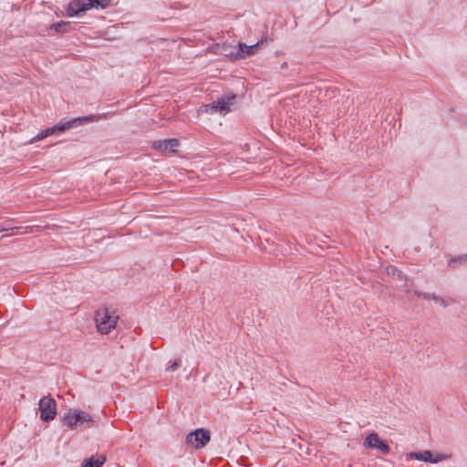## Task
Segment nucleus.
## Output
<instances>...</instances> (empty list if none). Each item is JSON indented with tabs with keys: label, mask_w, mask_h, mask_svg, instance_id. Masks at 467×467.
<instances>
[{
	"label": "nucleus",
	"mask_w": 467,
	"mask_h": 467,
	"mask_svg": "<svg viewBox=\"0 0 467 467\" xmlns=\"http://www.w3.org/2000/svg\"><path fill=\"white\" fill-rule=\"evenodd\" d=\"M99 119H100L99 116L93 115V114L88 115V116H84V117H78V118L69 119L66 122L58 123L57 125H54L53 127L47 128L44 130H41L30 140V142L39 141V140H41L50 135H53L55 133L63 132L65 130L81 126L88 122L98 121Z\"/></svg>",
	"instance_id": "nucleus-1"
},
{
	"label": "nucleus",
	"mask_w": 467,
	"mask_h": 467,
	"mask_svg": "<svg viewBox=\"0 0 467 467\" xmlns=\"http://www.w3.org/2000/svg\"><path fill=\"white\" fill-rule=\"evenodd\" d=\"M99 119H100L99 116L93 115V114L88 115V116H84V117H78V118L69 119L66 122L58 123L57 125H54L53 127L47 128L44 130H41L30 140V142L39 141V140H41L50 135H53L55 133L63 132L65 130L81 126L88 122L98 121Z\"/></svg>",
	"instance_id": "nucleus-2"
},
{
	"label": "nucleus",
	"mask_w": 467,
	"mask_h": 467,
	"mask_svg": "<svg viewBox=\"0 0 467 467\" xmlns=\"http://www.w3.org/2000/svg\"><path fill=\"white\" fill-rule=\"evenodd\" d=\"M119 316L111 307L101 306L95 314V322L99 332L101 334H109L116 327Z\"/></svg>",
	"instance_id": "nucleus-3"
},
{
	"label": "nucleus",
	"mask_w": 467,
	"mask_h": 467,
	"mask_svg": "<svg viewBox=\"0 0 467 467\" xmlns=\"http://www.w3.org/2000/svg\"><path fill=\"white\" fill-rule=\"evenodd\" d=\"M63 424L69 429L74 430L79 427H96L98 426V421L84 410H69L63 417Z\"/></svg>",
	"instance_id": "nucleus-4"
},
{
	"label": "nucleus",
	"mask_w": 467,
	"mask_h": 467,
	"mask_svg": "<svg viewBox=\"0 0 467 467\" xmlns=\"http://www.w3.org/2000/svg\"><path fill=\"white\" fill-rule=\"evenodd\" d=\"M110 0H72L67 9V16L69 17L79 16L91 8H106L109 5Z\"/></svg>",
	"instance_id": "nucleus-5"
},
{
	"label": "nucleus",
	"mask_w": 467,
	"mask_h": 467,
	"mask_svg": "<svg viewBox=\"0 0 467 467\" xmlns=\"http://www.w3.org/2000/svg\"><path fill=\"white\" fill-rule=\"evenodd\" d=\"M40 419L43 421L48 422L55 419L57 415V402L49 396H45L40 399L39 403Z\"/></svg>",
	"instance_id": "nucleus-6"
},
{
	"label": "nucleus",
	"mask_w": 467,
	"mask_h": 467,
	"mask_svg": "<svg viewBox=\"0 0 467 467\" xmlns=\"http://www.w3.org/2000/svg\"><path fill=\"white\" fill-rule=\"evenodd\" d=\"M211 440L210 431L206 429H198L186 436V441L196 449L204 447Z\"/></svg>",
	"instance_id": "nucleus-7"
},
{
	"label": "nucleus",
	"mask_w": 467,
	"mask_h": 467,
	"mask_svg": "<svg viewBox=\"0 0 467 467\" xmlns=\"http://www.w3.org/2000/svg\"><path fill=\"white\" fill-rule=\"evenodd\" d=\"M363 445L367 449L378 450L384 455L389 454L390 451V447L387 444V442L381 440L379 436L375 432L369 433L366 437Z\"/></svg>",
	"instance_id": "nucleus-8"
},
{
	"label": "nucleus",
	"mask_w": 467,
	"mask_h": 467,
	"mask_svg": "<svg viewBox=\"0 0 467 467\" xmlns=\"http://www.w3.org/2000/svg\"><path fill=\"white\" fill-rule=\"evenodd\" d=\"M235 99V96H232L228 99H220L216 101L209 105H204L206 112H220L222 114H226L231 110V105L233 104V100Z\"/></svg>",
	"instance_id": "nucleus-9"
},
{
	"label": "nucleus",
	"mask_w": 467,
	"mask_h": 467,
	"mask_svg": "<svg viewBox=\"0 0 467 467\" xmlns=\"http://www.w3.org/2000/svg\"><path fill=\"white\" fill-rule=\"evenodd\" d=\"M409 457L426 462L437 463L446 459V455L442 453L432 454L431 451H423L421 452H410Z\"/></svg>",
	"instance_id": "nucleus-10"
},
{
	"label": "nucleus",
	"mask_w": 467,
	"mask_h": 467,
	"mask_svg": "<svg viewBox=\"0 0 467 467\" xmlns=\"http://www.w3.org/2000/svg\"><path fill=\"white\" fill-rule=\"evenodd\" d=\"M180 145L177 139H166L163 140H156L152 143V148L161 152H175L176 148Z\"/></svg>",
	"instance_id": "nucleus-11"
},
{
	"label": "nucleus",
	"mask_w": 467,
	"mask_h": 467,
	"mask_svg": "<svg viewBox=\"0 0 467 467\" xmlns=\"http://www.w3.org/2000/svg\"><path fill=\"white\" fill-rule=\"evenodd\" d=\"M259 45H260V42H257L251 46H247L245 44L239 43L238 50L234 55V59H243V58H245L246 57H250V56L256 54L258 51V48H259Z\"/></svg>",
	"instance_id": "nucleus-12"
},
{
	"label": "nucleus",
	"mask_w": 467,
	"mask_h": 467,
	"mask_svg": "<svg viewBox=\"0 0 467 467\" xmlns=\"http://www.w3.org/2000/svg\"><path fill=\"white\" fill-rule=\"evenodd\" d=\"M106 459L104 454L92 455L83 461L81 467H102L106 462Z\"/></svg>",
	"instance_id": "nucleus-13"
},
{
	"label": "nucleus",
	"mask_w": 467,
	"mask_h": 467,
	"mask_svg": "<svg viewBox=\"0 0 467 467\" xmlns=\"http://www.w3.org/2000/svg\"><path fill=\"white\" fill-rule=\"evenodd\" d=\"M387 273L389 275H391L394 278H397L400 281H405L406 275L404 273H402L400 269H398L394 265H390L387 267Z\"/></svg>",
	"instance_id": "nucleus-14"
},
{
	"label": "nucleus",
	"mask_w": 467,
	"mask_h": 467,
	"mask_svg": "<svg viewBox=\"0 0 467 467\" xmlns=\"http://www.w3.org/2000/svg\"><path fill=\"white\" fill-rule=\"evenodd\" d=\"M456 264H459V265L467 264V254L458 255V256L451 258L448 261V266L451 268H455Z\"/></svg>",
	"instance_id": "nucleus-15"
},
{
	"label": "nucleus",
	"mask_w": 467,
	"mask_h": 467,
	"mask_svg": "<svg viewBox=\"0 0 467 467\" xmlns=\"http://www.w3.org/2000/svg\"><path fill=\"white\" fill-rule=\"evenodd\" d=\"M68 26H69V22L59 21V22L52 24L50 26V29L54 30L57 33H60V32H65L67 30L66 27H67Z\"/></svg>",
	"instance_id": "nucleus-16"
},
{
	"label": "nucleus",
	"mask_w": 467,
	"mask_h": 467,
	"mask_svg": "<svg viewBox=\"0 0 467 467\" xmlns=\"http://www.w3.org/2000/svg\"><path fill=\"white\" fill-rule=\"evenodd\" d=\"M180 366L181 360H174L172 362L171 361L166 367V371H175L176 369L179 368Z\"/></svg>",
	"instance_id": "nucleus-17"
},
{
	"label": "nucleus",
	"mask_w": 467,
	"mask_h": 467,
	"mask_svg": "<svg viewBox=\"0 0 467 467\" xmlns=\"http://www.w3.org/2000/svg\"><path fill=\"white\" fill-rule=\"evenodd\" d=\"M414 295L418 297H422L425 300H431V295L430 293L420 292V291H414Z\"/></svg>",
	"instance_id": "nucleus-18"
},
{
	"label": "nucleus",
	"mask_w": 467,
	"mask_h": 467,
	"mask_svg": "<svg viewBox=\"0 0 467 467\" xmlns=\"http://www.w3.org/2000/svg\"><path fill=\"white\" fill-rule=\"evenodd\" d=\"M9 229H11V228L4 225L3 223H0V233L8 231Z\"/></svg>",
	"instance_id": "nucleus-19"
},
{
	"label": "nucleus",
	"mask_w": 467,
	"mask_h": 467,
	"mask_svg": "<svg viewBox=\"0 0 467 467\" xmlns=\"http://www.w3.org/2000/svg\"><path fill=\"white\" fill-rule=\"evenodd\" d=\"M431 300H433L435 302H439L441 300V297L436 296L435 294H432L431 295Z\"/></svg>",
	"instance_id": "nucleus-20"
},
{
	"label": "nucleus",
	"mask_w": 467,
	"mask_h": 467,
	"mask_svg": "<svg viewBox=\"0 0 467 467\" xmlns=\"http://www.w3.org/2000/svg\"><path fill=\"white\" fill-rule=\"evenodd\" d=\"M438 303H440L444 307L447 306V303L442 298H441V300Z\"/></svg>",
	"instance_id": "nucleus-21"
}]
</instances>
